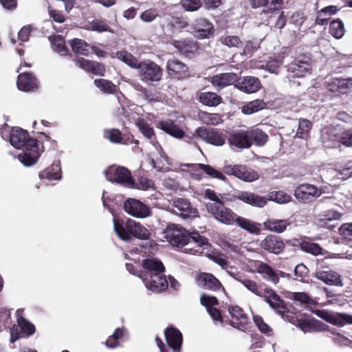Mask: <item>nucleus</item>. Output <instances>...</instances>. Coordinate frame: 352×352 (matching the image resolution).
Listing matches in <instances>:
<instances>
[{
    "mask_svg": "<svg viewBox=\"0 0 352 352\" xmlns=\"http://www.w3.org/2000/svg\"><path fill=\"white\" fill-rule=\"evenodd\" d=\"M10 142L14 148L24 150L18 155V159L25 166L35 164L43 152V146L39 148L37 139L30 138L28 131L20 127L12 129Z\"/></svg>",
    "mask_w": 352,
    "mask_h": 352,
    "instance_id": "nucleus-1",
    "label": "nucleus"
},
{
    "mask_svg": "<svg viewBox=\"0 0 352 352\" xmlns=\"http://www.w3.org/2000/svg\"><path fill=\"white\" fill-rule=\"evenodd\" d=\"M206 209L208 213L221 223L228 226L236 225L254 234H258L261 232L257 223L239 216L232 210L225 206L224 202L218 206H216V204H206Z\"/></svg>",
    "mask_w": 352,
    "mask_h": 352,
    "instance_id": "nucleus-2",
    "label": "nucleus"
},
{
    "mask_svg": "<svg viewBox=\"0 0 352 352\" xmlns=\"http://www.w3.org/2000/svg\"><path fill=\"white\" fill-rule=\"evenodd\" d=\"M164 238L173 247L183 248L189 243L193 242L199 247L208 243V239L199 234L197 231L190 232L183 227L170 224L164 232Z\"/></svg>",
    "mask_w": 352,
    "mask_h": 352,
    "instance_id": "nucleus-3",
    "label": "nucleus"
},
{
    "mask_svg": "<svg viewBox=\"0 0 352 352\" xmlns=\"http://www.w3.org/2000/svg\"><path fill=\"white\" fill-rule=\"evenodd\" d=\"M113 222L115 232L119 239L122 241H129L132 239V237L140 240H148L151 237L150 230L140 222H137L132 219L115 217Z\"/></svg>",
    "mask_w": 352,
    "mask_h": 352,
    "instance_id": "nucleus-4",
    "label": "nucleus"
},
{
    "mask_svg": "<svg viewBox=\"0 0 352 352\" xmlns=\"http://www.w3.org/2000/svg\"><path fill=\"white\" fill-rule=\"evenodd\" d=\"M104 174L106 179L111 183H116L128 188L135 187V179L131 171L126 167L112 165L104 170Z\"/></svg>",
    "mask_w": 352,
    "mask_h": 352,
    "instance_id": "nucleus-5",
    "label": "nucleus"
},
{
    "mask_svg": "<svg viewBox=\"0 0 352 352\" xmlns=\"http://www.w3.org/2000/svg\"><path fill=\"white\" fill-rule=\"evenodd\" d=\"M166 72L172 80H183L190 76L188 66L175 57L167 60Z\"/></svg>",
    "mask_w": 352,
    "mask_h": 352,
    "instance_id": "nucleus-6",
    "label": "nucleus"
},
{
    "mask_svg": "<svg viewBox=\"0 0 352 352\" xmlns=\"http://www.w3.org/2000/svg\"><path fill=\"white\" fill-rule=\"evenodd\" d=\"M222 170L223 173L229 176H234L247 182H254L258 179L259 177L256 171L242 164L232 165L225 164Z\"/></svg>",
    "mask_w": 352,
    "mask_h": 352,
    "instance_id": "nucleus-7",
    "label": "nucleus"
},
{
    "mask_svg": "<svg viewBox=\"0 0 352 352\" xmlns=\"http://www.w3.org/2000/svg\"><path fill=\"white\" fill-rule=\"evenodd\" d=\"M194 135L208 144L217 146H223L226 143V134L214 128L199 126L195 130Z\"/></svg>",
    "mask_w": 352,
    "mask_h": 352,
    "instance_id": "nucleus-8",
    "label": "nucleus"
},
{
    "mask_svg": "<svg viewBox=\"0 0 352 352\" xmlns=\"http://www.w3.org/2000/svg\"><path fill=\"white\" fill-rule=\"evenodd\" d=\"M266 302L269 304L271 308L275 310V311L281 316L283 318L286 316L289 311V307L287 303L276 293V292L265 285L264 294L262 297Z\"/></svg>",
    "mask_w": 352,
    "mask_h": 352,
    "instance_id": "nucleus-9",
    "label": "nucleus"
},
{
    "mask_svg": "<svg viewBox=\"0 0 352 352\" xmlns=\"http://www.w3.org/2000/svg\"><path fill=\"white\" fill-rule=\"evenodd\" d=\"M252 8L256 9L259 8H265L261 12L268 21L273 14L279 13L283 5V0H248Z\"/></svg>",
    "mask_w": 352,
    "mask_h": 352,
    "instance_id": "nucleus-10",
    "label": "nucleus"
},
{
    "mask_svg": "<svg viewBox=\"0 0 352 352\" xmlns=\"http://www.w3.org/2000/svg\"><path fill=\"white\" fill-rule=\"evenodd\" d=\"M191 29L195 36L199 39L212 38L215 33L214 25L205 17L195 19L191 25Z\"/></svg>",
    "mask_w": 352,
    "mask_h": 352,
    "instance_id": "nucleus-11",
    "label": "nucleus"
},
{
    "mask_svg": "<svg viewBox=\"0 0 352 352\" xmlns=\"http://www.w3.org/2000/svg\"><path fill=\"white\" fill-rule=\"evenodd\" d=\"M321 190L316 186L310 184H302L298 185L295 190L294 195L296 199L302 203H309L320 197Z\"/></svg>",
    "mask_w": 352,
    "mask_h": 352,
    "instance_id": "nucleus-12",
    "label": "nucleus"
},
{
    "mask_svg": "<svg viewBox=\"0 0 352 352\" xmlns=\"http://www.w3.org/2000/svg\"><path fill=\"white\" fill-rule=\"evenodd\" d=\"M287 320L302 331H326L328 326L324 323L314 318L309 319L305 317H291Z\"/></svg>",
    "mask_w": 352,
    "mask_h": 352,
    "instance_id": "nucleus-13",
    "label": "nucleus"
},
{
    "mask_svg": "<svg viewBox=\"0 0 352 352\" xmlns=\"http://www.w3.org/2000/svg\"><path fill=\"white\" fill-rule=\"evenodd\" d=\"M140 76L146 81H159L162 79L163 69L153 61L141 62L138 68Z\"/></svg>",
    "mask_w": 352,
    "mask_h": 352,
    "instance_id": "nucleus-14",
    "label": "nucleus"
},
{
    "mask_svg": "<svg viewBox=\"0 0 352 352\" xmlns=\"http://www.w3.org/2000/svg\"><path fill=\"white\" fill-rule=\"evenodd\" d=\"M311 57L302 54L288 65L287 70L293 73L294 76L302 77L311 72Z\"/></svg>",
    "mask_w": 352,
    "mask_h": 352,
    "instance_id": "nucleus-15",
    "label": "nucleus"
},
{
    "mask_svg": "<svg viewBox=\"0 0 352 352\" xmlns=\"http://www.w3.org/2000/svg\"><path fill=\"white\" fill-rule=\"evenodd\" d=\"M170 44L177 50L179 53L187 58H191L199 49V43L191 38L173 40Z\"/></svg>",
    "mask_w": 352,
    "mask_h": 352,
    "instance_id": "nucleus-16",
    "label": "nucleus"
},
{
    "mask_svg": "<svg viewBox=\"0 0 352 352\" xmlns=\"http://www.w3.org/2000/svg\"><path fill=\"white\" fill-rule=\"evenodd\" d=\"M260 247L268 253L278 255L284 252L285 244L280 236L268 234L261 241Z\"/></svg>",
    "mask_w": 352,
    "mask_h": 352,
    "instance_id": "nucleus-17",
    "label": "nucleus"
},
{
    "mask_svg": "<svg viewBox=\"0 0 352 352\" xmlns=\"http://www.w3.org/2000/svg\"><path fill=\"white\" fill-rule=\"evenodd\" d=\"M124 209L130 215L138 218L146 217L151 213L148 206L140 200L132 198H129L124 201Z\"/></svg>",
    "mask_w": 352,
    "mask_h": 352,
    "instance_id": "nucleus-18",
    "label": "nucleus"
},
{
    "mask_svg": "<svg viewBox=\"0 0 352 352\" xmlns=\"http://www.w3.org/2000/svg\"><path fill=\"white\" fill-rule=\"evenodd\" d=\"M228 311L232 317V320L228 321L230 325L243 331L247 328L248 316L241 307L230 305Z\"/></svg>",
    "mask_w": 352,
    "mask_h": 352,
    "instance_id": "nucleus-19",
    "label": "nucleus"
},
{
    "mask_svg": "<svg viewBox=\"0 0 352 352\" xmlns=\"http://www.w3.org/2000/svg\"><path fill=\"white\" fill-rule=\"evenodd\" d=\"M235 87L245 94H251L258 91L261 89L262 85L258 78L252 76H245L239 77V80L235 84Z\"/></svg>",
    "mask_w": 352,
    "mask_h": 352,
    "instance_id": "nucleus-20",
    "label": "nucleus"
},
{
    "mask_svg": "<svg viewBox=\"0 0 352 352\" xmlns=\"http://www.w3.org/2000/svg\"><path fill=\"white\" fill-rule=\"evenodd\" d=\"M327 133L329 140L352 147V128L342 130L339 125H336L329 128Z\"/></svg>",
    "mask_w": 352,
    "mask_h": 352,
    "instance_id": "nucleus-21",
    "label": "nucleus"
},
{
    "mask_svg": "<svg viewBox=\"0 0 352 352\" xmlns=\"http://www.w3.org/2000/svg\"><path fill=\"white\" fill-rule=\"evenodd\" d=\"M19 90L29 92L35 91L38 89V81L32 72H23L19 74L16 81Z\"/></svg>",
    "mask_w": 352,
    "mask_h": 352,
    "instance_id": "nucleus-22",
    "label": "nucleus"
},
{
    "mask_svg": "<svg viewBox=\"0 0 352 352\" xmlns=\"http://www.w3.org/2000/svg\"><path fill=\"white\" fill-rule=\"evenodd\" d=\"M196 282L199 287L205 289L213 292H217L221 289L224 290L221 283L210 273L201 272L197 276Z\"/></svg>",
    "mask_w": 352,
    "mask_h": 352,
    "instance_id": "nucleus-23",
    "label": "nucleus"
},
{
    "mask_svg": "<svg viewBox=\"0 0 352 352\" xmlns=\"http://www.w3.org/2000/svg\"><path fill=\"white\" fill-rule=\"evenodd\" d=\"M74 61L77 67L82 69L85 72L103 76L106 72V68L102 63L85 59L84 58H74Z\"/></svg>",
    "mask_w": 352,
    "mask_h": 352,
    "instance_id": "nucleus-24",
    "label": "nucleus"
},
{
    "mask_svg": "<svg viewBox=\"0 0 352 352\" xmlns=\"http://www.w3.org/2000/svg\"><path fill=\"white\" fill-rule=\"evenodd\" d=\"M164 336L168 346L174 352H180L183 342V336L181 331L171 325L164 330Z\"/></svg>",
    "mask_w": 352,
    "mask_h": 352,
    "instance_id": "nucleus-25",
    "label": "nucleus"
},
{
    "mask_svg": "<svg viewBox=\"0 0 352 352\" xmlns=\"http://www.w3.org/2000/svg\"><path fill=\"white\" fill-rule=\"evenodd\" d=\"M104 138L111 143L129 145L133 142V135L131 133H122L119 129L113 128L104 131Z\"/></svg>",
    "mask_w": 352,
    "mask_h": 352,
    "instance_id": "nucleus-26",
    "label": "nucleus"
},
{
    "mask_svg": "<svg viewBox=\"0 0 352 352\" xmlns=\"http://www.w3.org/2000/svg\"><path fill=\"white\" fill-rule=\"evenodd\" d=\"M144 281L148 289L156 292L166 290L168 285L164 272L153 274L149 277H145Z\"/></svg>",
    "mask_w": 352,
    "mask_h": 352,
    "instance_id": "nucleus-27",
    "label": "nucleus"
},
{
    "mask_svg": "<svg viewBox=\"0 0 352 352\" xmlns=\"http://www.w3.org/2000/svg\"><path fill=\"white\" fill-rule=\"evenodd\" d=\"M228 140L230 146L238 148H249L251 147L248 129L232 131L230 133Z\"/></svg>",
    "mask_w": 352,
    "mask_h": 352,
    "instance_id": "nucleus-28",
    "label": "nucleus"
},
{
    "mask_svg": "<svg viewBox=\"0 0 352 352\" xmlns=\"http://www.w3.org/2000/svg\"><path fill=\"white\" fill-rule=\"evenodd\" d=\"M239 76L234 72L220 73L214 75L211 78V84L219 89H223L229 85L237 83Z\"/></svg>",
    "mask_w": 352,
    "mask_h": 352,
    "instance_id": "nucleus-29",
    "label": "nucleus"
},
{
    "mask_svg": "<svg viewBox=\"0 0 352 352\" xmlns=\"http://www.w3.org/2000/svg\"><path fill=\"white\" fill-rule=\"evenodd\" d=\"M319 316L327 322L338 327L352 324V315L350 314L342 313L332 314L328 311H322Z\"/></svg>",
    "mask_w": 352,
    "mask_h": 352,
    "instance_id": "nucleus-30",
    "label": "nucleus"
},
{
    "mask_svg": "<svg viewBox=\"0 0 352 352\" xmlns=\"http://www.w3.org/2000/svg\"><path fill=\"white\" fill-rule=\"evenodd\" d=\"M234 197L254 207L263 208L267 204V198L250 192L240 191Z\"/></svg>",
    "mask_w": 352,
    "mask_h": 352,
    "instance_id": "nucleus-31",
    "label": "nucleus"
},
{
    "mask_svg": "<svg viewBox=\"0 0 352 352\" xmlns=\"http://www.w3.org/2000/svg\"><path fill=\"white\" fill-rule=\"evenodd\" d=\"M173 206L179 212L183 218L196 217L198 214L197 208H194L190 201L185 198H177L173 201Z\"/></svg>",
    "mask_w": 352,
    "mask_h": 352,
    "instance_id": "nucleus-32",
    "label": "nucleus"
},
{
    "mask_svg": "<svg viewBox=\"0 0 352 352\" xmlns=\"http://www.w3.org/2000/svg\"><path fill=\"white\" fill-rule=\"evenodd\" d=\"M157 126L170 136L182 139L185 137V132L182 130L174 120L167 119L158 122Z\"/></svg>",
    "mask_w": 352,
    "mask_h": 352,
    "instance_id": "nucleus-33",
    "label": "nucleus"
},
{
    "mask_svg": "<svg viewBox=\"0 0 352 352\" xmlns=\"http://www.w3.org/2000/svg\"><path fill=\"white\" fill-rule=\"evenodd\" d=\"M316 278L329 285H342L340 275L333 270H318L315 274Z\"/></svg>",
    "mask_w": 352,
    "mask_h": 352,
    "instance_id": "nucleus-34",
    "label": "nucleus"
},
{
    "mask_svg": "<svg viewBox=\"0 0 352 352\" xmlns=\"http://www.w3.org/2000/svg\"><path fill=\"white\" fill-rule=\"evenodd\" d=\"M255 270L257 273L261 274L263 278L271 281L274 284H277L279 281L278 274L267 263L257 261L255 263Z\"/></svg>",
    "mask_w": 352,
    "mask_h": 352,
    "instance_id": "nucleus-35",
    "label": "nucleus"
},
{
    "mask_svg": "<svg viewBox=\"0 0 352 352\" xmlns=\"http://www.w3.org/2000/svg\"><path fill=\"white\" fill-rule=\"evenodd\" d=\"M197 100L204 106L215 107L222 102V97L215 92L204 91L197 94Z\"/></svg>",
    "mask_w": 352,
    "mask_h": 352,
    "instance_id": "nucleus-36",
    "label": "nucleus"
},
{
    "mask_svg": "<svg viewBox=\"0 0 352 352\" xmlns=\"http://www.w3.org/2000/svg\"><path fill=\"white\" fill-rule=\"evenodd\" d=\"M142 267L145 270L146 277L159 272H164L165 267L162 261L155 258H148L143 260Z\"/></svg>",
    "mask_w": 352,
    "mask_h": 352,
    "instance_id": "nucleus-37",
    "label": "nucleus"
},
{
    "mask_svg": "<svg viewBox=\"0 0 352 352\" xmlns=\"http://www.w3.org/2000/svg\"><path fill=\"white\" fill-rule=\"evenodd\" d=\"M295 241L298 243V245H296L299 247L300 249L305 252L314 256L324 255L325 254V250L316 243H312L302 239H296Z\"/></svg>",
    "mask_w": 352,
    "mask_h": 352,
    "instance_id": "nucleus-38",
    "label": "nucleus"
},
{
    "mask_svg": "<svg viewBox=\"0 0 352 352\" xmlns=\"http://www.w3.org/2000/svg\"><path fill=\"white\" fill-rule=\"evenodd\" d=\"M263 225L267 230L276 233H282L286 230L290 225V222L287 219H271L265 221Z\"/></svg>",
    "mask_w": 352,
    "mask_h": 352,
    "instance_id": "nucleus-39",
    "label": "nucleus"
},
{
    "mask_svg": "<svg viewBox=\"0 0 352 352\" xmlns=\"http://www.w3.org/2000/svg\"><path fill=\"white\" fill-rule=\"evenodd\" d=\"M234 279L243 284L249 291L255 295L263 297L264 294V288L262 285H259L254 280L243 278L241 275L234 276Z\"/></svg>",
    "mask_w": 352,
    "mask_h": 352,
    "instance_id": "nucleus-40",
    "label": "nucleus"
},
{
    "mask_svg": "<svg viewBox=\"0 0 352 352\" xmlns=\"http://www.w3.org/2000/svg\"><path fill=\"white\" fill-rule=\"evenodd\" d=\"M352 85V78H333L331 82L327 85V88L330 91L344 93L349 89V85Z\"/></svg>",
    "mask_w": 352,
    "mask_h": 352,
    "instance_id": "nucleus-41",
    "label": "nucleus"
},
{
    "mask_svg": "<svg viewBox=\"0 0 352 352\" xmlns=\"http://www.w3.org/2000/svg\"><path fill=\"white\" fill-rule=\"evenodd\" d=\"M266 107V103L261 99H256L246 102L241 107V112L245 115H251Z\"/></svg>",
    "mask_w": 352,
    "mask_h": 352,
    "instance_id": "nucleus-42",
    "label": "nucleus"
},
{
    "mask_svg": "<svg viewBox=\"0 0 352 352\" xmlns=\"http://www.w3.org/2000/svg\"><path fill=\"white\" fill-rule=\"evenodd\" d=\"M39 177L41 179H46L49 181L58 180L61 177L60 167L57 164H53L40 172Z\"/></svg>",
    "mask_w": 352,
    "mask_h": 352,
    "instance_id": "nucleus-43",
    "label": "nucleus"
},
{
    "mask_svg": "<svg viewBox=\"0 0 352 352\" xmlns=\"http://www.w3.org/2000/svg\"><path fill=\"white\" fill-rule=\"evenodd\" d=\"M248 134L249 139H250L251 146L253 142H254L257 146H263L268 140V135L259 129H249Z\"/></svg>",
    "mask_w": 352,
    "mask_h": 352,
    "instance_id": "nucleus-44",
    "label": "nucleus"
},
{
    "mask_svg": "<svg viewBox=\"0 0 352 352\" xmlns=\"http://www.w3.org/2000/svg\"><path fill=\"white\" fill-rule=\"evenodd\" d=\"M69 44L74 54H79L83 56L89 55V45L85 41L74 38L69 41Z\"/></svg>",
    "mask_w": 352,
    "mask_h": 352,
    "instance_id": "nucleus-45",
    "label": "nucleus"
},
{
    "mask_svg": "<svg viewBox=\"0 0 352 352\" xmlns=\"http://www.w3.org/2000/svg\"><path fill=\"white\" fill-rule=\"evenodd\" d=\"M94 85L101 91L107 94H115L118 91V87L114 83L104 78L96 79Z\"/></svg>",
    "mask_w": 352,
    "mask_h": 352,
    "instance_id": "nucleus-46",
    "label": "nucleus"
},
{
    "mask_svg": "<svg viewBox=\"0 0 352 352\" xmlns=\"http://www.w3.org/2000/svg\"><path fill=\"white\" fill-rule=\"evenodd\" d=\"M117 58L133 69H138L140 63L130 52L125 50H120L116 52Z\"/></svg>",
    "mask_w": 352,
    "mask_h": 352,
    "instance_id": "nucleus-47",
    "label": "nucleus"
},
{
    "mask_svg": "<svg viewBox=\"0 0 352 352\" xmlns=\"http://www.w3.org/2000/svg\"><path fill=\"white\" fill-rule=\"evenodd\" d=\"M195 166H198L199 168L203 170L206 174L212 178L218 179L221 181L226 182L227 177L223 175V171L218 170L208 164H197Z\"/></svg>",
    "mask_w": 352,
    "mask_h": 352,
    "instance_id": "nucleus-48",
    "label": "nucleus"
},
{
    "mask_svg": "<svg viewBox=\"0 0 352 352\" xmlns=\"http://www.w3.org/2000/svg\"><path fill=\"white\" fill-rule=\"evenodd\" d=\"M267 201H275L280 204H287L292 199L291 195L283 190L272 191L268 194Z\"/></svg>",
    "mask_w": 352,
    "mask_h": 352,
    "instance_id": "nucleus-49",
    "label": "nucleus"
},
{
    "mask_svg": "<svg viewBox=\"0 0 352 352\" xmlns=\"http://www.w3.org/2000/svg\"><path fill=\"white\" fill-rule=\"evenodd\" d=\"M199 119L206 124L217 125L222 119L219 113H211L206 111H201L199 113Z\"/></svg>",
    "mask_w": 352,
    "mask_h": 352,
    "instance_id": "nucleus-50",
    "label": "nucleus"
},
{
    "mask_svg": "<svg viewBox=\"0 0 352 352\" xmlns=\"http://www.w3.org/2000/svg\"><path fill=\"white\" fill-rule=\"evenodd\" d=\"M345 30L343 22L340 19L333 20L329 25V33L336 38H340L344 34Z\"/></svg>",
    "mask_w": 352,
    "mask_h": 352,
    "instance_id": "nucleus-51",
    "label": "nucleus"
},
{
    "mask_svg": "<svg viewBox=\"0 0 352 352\" xmlns=\"http://www.w3.org/2000/svg\"><path fill=\"white\" fill-rule=\"evenodd\" d=\"M20 310H17V323L21 328V331L29 336L34 333L35 327L23 316H19Z\"/></svg>",
    "mask_w": 352,
    "mask_h": 352,
    "instance_id": "nucleus-52",
    "label": "nucleus"
},
{
    "mask_svg": "<svg viewBox=\"0 0 352 352\" xmlns=\"http://www.w3.org/2000/svg\"><path fill=\"white\" fill-rule=\"evenodd\" d=\"M219 41L228 47H241L243 46V42L237 36H223L219 38Z\"/></svg>",
    "mask_w": 352,
    "mask_h": 352,
    "instance_id": "nucleus-53",
    "label": "nucleus"
},
{
    "mask_svg": "<svg viewBox=\"0 0 352 352\" xmlns=\"http://www.w3.org/2000/svg\"><path fill=\"white\" fill-rule=\"evenodd\" d=\"M311 122L307 119H302L299 122L298 128L297 130L296 135L301 138L305 139L308 137L309 132L311 129Z\"/></svg>",
    "mask_w": 352,
    "mask_h": 352,
    "instance_id": "nucleus-54",
    "label": "nucleus"
},
{
    "mask_svg": "<svg viewBox=\"0 0 352 352\" xmlns=\"http://www.w3.org/2000/svg\"><path fill=\"white\" fill-rule=\"evenodd\" d=\"M309 270L303 263L297 265L294 269L295 279L301 282H307L309 278Z\"/></svg>",
    "mask_w": 352,
    "mask_h": 352,
    "instance_id": "nucleus-55",
    "label": "nucleus"
},
{
    "mask_svg": "<svg viewBox=\"0 0 352 352\" xmlns=\"http://www.w3.org/2000/svg\"><path fill=\"white\" fill-rule=\"evenodd\" d=\"M137 126L144 137L149 140H151L153 138H155V134L153 129L146 121L144 120H139L137 123Z\"/></svg>",
    "mask_w": 352,
    "mask_h": 352,
    "instance_id": "nucleus-56",
    "label": "nucleus"
},
{
    "mask_svg": "<svg viewBox=\"0 0 352 352\" xmlns=\"http://www.w3.org/2000/svg\"><path fill=\"white\" fill-rule=\"evenodd\" d=\"M182 8L186 12L198 10L203 5L201 0H180Z\"/></svg>",
    "mask_w": 352,
    "mask_h": 352,
    "instance_id": "nucleus-57",
    "label": "nucleus"
},
{
    "mask_svg": "<svg viewBox=\"0 0 352 352\" xmlns=\"http://www.w3.org/2000/svg\"><path fill=\"white\" fill-rule=\"evenodd\" d=\"M54 50L62 56L68 54V48L65 45L64 40L60 36H56L52 41Z\"/></svg>",
    "mask_w": 352,
    "mask_h": 352,
    "instance_id": "nucleus-58",
    "label": "nucleus"
},
{
    "mask_svg": "<svg viewBox=\"0 0 352 352\" xmlns=\"http://www.w3.org/2000/svg\"><path fill=\"white\" fill-rule=\"evenodd\" d=\"M253 320L256 326L261 333L267 336H271L272 334V328L270 327L269 325L264 322L263 318L261 316H254Z\"/></svg>",
    "mask_w": 352,
    "mask_h": 352,
    "instance_id": "nucleus-59",
    "label": "nucleus"
},
{
    "mask_svg": "<svg viewBox=\"0 0 352 352\" xmlns=\"http://www.w3.org/2000/svg\"><path fill=\"white\" fill-rule=\"evenodd\" d=\"M91 30L98 32H111V28L105 20L94 19L91 22Z\"/></svg>",
    "mask_w": 352,
    "mask_h": 352,
    "instance_id": "nucleus-60",
    "label": "nucleus"
},
{
    "mask_svg": "<svg viewBox=\"0 0 352 352\" xmlns=\"http://www.w3.org/2000/svg\"><path fill=\"white\" fill-rule=\"evenodd\" d=\"M171 28L172 32L181 31L188 25V21L183 17H177L168 24Z\"/></svg>",
    "mask_w": 352,
    "mask_h": 352,
    "instance_id": "nucleus-61",
    "label": "nucleus"
},
{
    "mask_svg": "<svg viewBox=\"0 0 352 352\" xmlns=\"http://www.w3.org/2000/svg\"><path fill=\"white\" fill-rule=\"evenodd\" d=\"M200 302L207 309L212 308L213 306L219 305V300L217 297L208 294H202L200 297Z\"/></svg>",
    "mask_w": 352,
    "mask_h": 352,
    "instance_id": "nucleus-62",
    "label": "nucleus"
},
{
    "mask_svg": "<svg viewBox=\"0 0 352 352\" xmlns=\"http://www.w3.org/2000/svg\"><path fill=\"white\" fill-rule=\"evenodd\" d=\"M158 14L155 9L151 8L143 12L140 15V19L142 21L149 23L153 21Z\"/></svg>",
    "mask_w": 352,
    "mask_h": 352,
    "instance_id": "nucleus-63",
    "label": "nucleus"
},
{
    "mask_svg": "<svg viewBox=\"0 0 352 352\" xmlns=\"http://www.w3.org/2000/svg\"><path fill=\"white\" fill-rule=\"evenodd\" d=\"M339 232L344 238L352 241V223L342 224L339 228Z\"/></svg>",
    "mask_w": 352,
    "mask_h": 352,
    "instance_id": "nucleus-64",
    "label": "nucleus"
}]
</instances>
